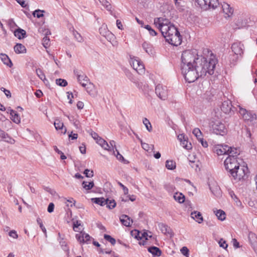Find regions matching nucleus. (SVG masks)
<instances>
[{
  "mask_svg": "<svg viewBox=\"0 0 257 257\" xmlns=\"http://www.w3.org/2000/svg\"><path fill=\"white\" fill-rule=\"evenodd\" d=\"M217 63V60L213 55H211L208 59L200 56L197 59L193 65L200 77H204L207 74L209 75L214 73V68Z\"/></svg>",
  "mask_w": 257,
  "mask_h": 257,
  "instance_id": "1",
  "label": "nucleus"
},
{
  "mask_svg": "<svg viewBox=\"0 0 257 257\" xmlns=\"http://www.w3.org/2000/svg\"><path fill=\"white\" fill-rule=\"evenodd\" d=\"M166 41L170 44L177 46L181 44L182 37L178 29L173 25H170L168 32L165 36Z\"/></svg>",
  "mask_w": 257,
  "mask_h": 257,
  "instance_id": "2",
  "label": "nucleus"
},
{
  "mask_svg": "<svg viewBox=\"0 0 257 257\" xmlns=\"http://www.w3.org/2000/svg\"><path fill=\"white\" fill-rule=\"evenodd\" d=\"M199 57L196 50H188L183 51L181 56V66L190 67L194 65L197 59Z\"/></svg>",
  "mask_w": 257,
  "mask_h": 257,
  "instance_id": "3",
  "label": "nucleus"
},
{
  "mask_svg": "<svg viewBox=\"0 0 257 257\" xmlns=\"http://www.w3.org/2000/svg\"><path fill=\"white\" fill-rule=\"evenodd\" d=\"M181 70L185 79L189 83L193 82L200 78L193 65L190 67L181 66Z\"/></svg>",
  "mask_w": 257,
  "mask_h": 257,
  "instance_id": "4",
  "label": "nucleus"
},
{
  "mask_svg": "<svg viewBox=\"0 0 257 257\" xmlns=\"http://www.w3.org/2000/svg\"><path fill=\"white\" fill-rule=\"evenodd\" d=\"M210 126L213 132L221 136H224L227 133V129L224 123L219 120H212L210 123Z\"/></svg>",
  "mask_w": 257,
  "mask_h": 257,
  "instance_id": "5",
  "label": "nucleus"
},
{
  "mask_svg": "<svg viewBox=\"0 0 257 257\" xmlns=\"http://www.w3.org/2000/svg\"><path fill=\"white\" fill-rule=\"evenodd\" d=\"M248 173L247 166L238 165L233 171L231 172L230 176L235 180L239 181L244 179Z\"/></svg>",
  "mask_w": 257,
  "mask_h": 257,
  "instance_id": "6",
  "label": "nucleus"
},
{
  "mask_svg": "<svg viewBox=\"0 0 257 257\" xmlns=\"http://www.w3.org/2000/svg\"><path fill=\"white\" fill-rule=\"evenodd\" d=\"M199 7L203 10L210 9H215L219 5L218 0H195Z\"/></svg>",
  "mask_w": 257,
  "mask_h": 257,
  "instance_id": "7",
  "label": "nucleus"
},
{
  "mask_svg": "<svg viewBox=\"0 0 257 257\" xmlns=\"http://www.w3.org/2000/svg\"><path fill=\"white\" fill-rule=\"evenodd\" d=\"M224 165L225 169L230 173L233 171L238 167L239 163H238L236 157L233 156L228 157L224 161Z\"/></svg>",
  "mask_w": 257,
  "mask_h": 257,
  "instance_id": "8",
  "label": "nucleus"
},
{
  "mask_svg": "<svg viewBox=\"0 0 257 257\" xmlns=\"http://www.w3.org/2000/svg\"><path fill=\"white\" fill-rule=\"evenodd\" d=\"M239 113L242 116L244 120L253 122L256 119V114L252 111H247L245 109L239 106Z\"/></svg>",
  "mask_w": 257,
  "mask_h": 257,
  "instance_id": "9",
  "label": "nucleus"
},
{
  "mask_svg": "<svg viewBox=\"0 0 257 257\" xmlns=\"http://www.w3.org/2000/svg\"><path fill=\"white\" fill-rule=\"evenodd\" d=\"M155 92L157 96L162 100L167 99L168 95L166 86L159 84L156 86Z\"/></svg>",
  "mask_w": 257,
  "mask_h": 257,
  "instance_id": "10",
  "label": "nucleus"
},
{
  "mask_svg": "<svg viewBox=\"0 0 257 257\" xmlns=\"http://www.w3.org/2000/svg\"><path fill=\"white\" fill-rule=\"evenodd\" d=\"M231 50L234 54L242 57L243 54L244 45L240 42H235L232 44Z\"/></svg>",
  "mask_w": 257,
  "mask_h": 257,
  "instance_id": "11",
  "label": "nucleus"
},
{
  "mask_svg": "<svg viewBox=\"0 0 257 257\" xmlns=\"http://www.w3.org/2000/svg\"><path fill=\"white\" fill-rule=\"evenodd\" d=\"M77 240L80 243H90L91 237L85 232L81 231L79 233L76 234Z\"/></svg>",
  "mask_w": 257,
  "mask_h": 257,
  "instance_id": "12",
  "label": "nucleus"
},
{
  "mask_svg": "<svg viewBox=\"0 0 257 257\" xmlns=\"http://www.w3.org/2000/svg\"><path fill=\"white\" fill-rule=\"evenodd\" d=\"M209 189L211 192L216 197H220L221 195V191L219 186L215 181L209 182Z\"/></svg>",
  "mask_w": 257,
  "mask_h": 257,
  "instance_id": "13",
  "label": "nucleus"
},
{
  "mask_svg": "<svg viewBox=\"0 0 257 257\" xmlns=\"http://www.w3.org/2000/svg\"><path fill=\"white\" fill-rule=\"evenodd\" d=\"M158 227L163 234L166 235H170V237L173 235L172 229L167 224L163 223H159Z\"/></svg>",
  "mask_w": 257,
  "mask_h": 257,
  "instance_id": "14",
  "label": "nucleus"
},
{
  "mask_svg": "<svg viewBox=\"0 0 257 257\" xmlns=\"http://www.w3.org/2000/svg\"><path fill=\"white\" fill-rule=\"evenodd\" d=\"M222 11L223 13L225 14V17L230 18L233 13V9L232 8L230 7V5L227 3H223L221 4Z\"/></svg>",
  "mask_w": 257,
  "mask_h": 257,
  "instance_id": "15",
  "label": "nucleus"
},
{
  "mask_svg": "<svg viewBox=\"0 0 257 257\" xmlns=\"http://www.w3.org/2000/svg\"><path fill=\"white\" fill-rule=\"evenodd\" d=\"M74 74L76 75L78 81L81 84L82 81H85L86 83L89 81V78L86 76L82 71L79 70H74Z\"/></svg>",
  "mask_w": 257,
  "mask_h": 257,
  "instance_id": "16",
  "label": "nucleus"
},
{
  "mask_svg": "<svg viewBox=\"0 0 257 257\" xmlns=\"http://www.w3.org/2000/svg\"><path fill=\"white\" fill-rule=\"evenodd\" d=\"M100 34L105 37L107 39H109L110 40L113 37V34L108 31L106 28V26H102L99 29Z\"/></svg>",
  "mask_w": 257,
  "mask_h": 257,
  "instance_id": "17",
  "label": "nucleus"
},
{
  "mask_svg": "<svg viewBox=\"0 0 257 257\" xmlns=\"http://www.w3.org/2000/svg\"><path fill=\"white\" fill-rule=\"evenodd\" d=\"M0 141L6 142L12 144L15 143V140L1 129H0Z\"/></svg>",
  "mask_w": 257,
  "mask_h": 257,
  "instance_id": "18",
  "label": "nucleus"
},
{
  "mask_svg": "<svg viewBox=\"0 0 257 257\" xmlns=\"http://www.w3.org/2000/svg\"><path fill=\"white\" fill-rule=\"evenodd\" d=\"M229 147L227 145H218L216 149V153L218 155L227 154Z\"/></svg>",
  "mask_w": 257,
  "mask_h": 257,
  "instance_id": "19",
  "label": "nucleus"
},
{
  "mask_svg": "<svg viewBox=\"0 0 257 257\" xmlns=\"http://www.w3.org/2000/svg\"><path fill=\"white\" fill-rule=\"evenodd\" d=\"M221 110L225 113H229L232 110V104L230 101H224L222 103Z\"/></svg>",
  "mask_w": 257,
  "mask_h": 257,
  "instance_id": "20",
  "label": "nucleus"
},
{
  "mask_svg": "<svg viewBox=\"0 0 257 257\" xmlns=\"http://www.w3.org/2000/svg\"><path fill=\"white\" fill-rule=\"evenodd\" d=\"M119 219L121 223L127 227L130 226L133 221L127 215L123 214L119 217Z\"/></svg>",
  "mask_w": 257,
  "mask_h": 257,
  "instance_id": "21",
  "label": "nucleus"
},
{
  "mask_svg": "<svg viewBox=\"0 0 257 257\" xmlns=\"http://www.w3.org/2000/svg\"><path fill=\"white\" fill-rule=\"evenodd\" d=\"M154 24L157 26L159 24H161L162 26L165 25H172V24L169 21V20L163 18H158L154 20Z\"/></svg>",
  "mask_w": 257,
  "mask_h": 257,
  "instance_id": "22",
  "label": "nucleus"
},
{
  "mask_svg": "<svg viewBox=\"0 0 257 257\" xmlns=\"http://www.w3.org/2000/svg\"><path fill=\"white\" fill-rule=\"evenodd\" d=\"M191 217L196 220L198 223H201L203 221V218L200 212L194 211L191 213Z\"/></svg>",
  "mask_w": 257,
  "mask_h": 257,
  "instance_id": "23",
  "label": "nucleus"
},
{
  "mask_svg": "<svg viewBox=\"0 0 257 257\" xmlns=\"http://www.w3.org/2000/svg\"><path fill=\"white\" fill-rule=\"evenodd\" d=\"M142 47L146 52L149 55H151L153 54V46L151 44L145 42L143 43Z\"/></svg>",
  "mask_w": 257,
  "mask_h": 257,
  "instance_id": "24",
  "label": "nucleus"
},
{
  "mask_svg": "<svg viewBox=\"0 0 257 257\" xmlns=\"http://www.w3.org/2000/svg\"><path fill=\"white\" fill-rule=\"evenodd\" d=\"M0 56L1 60L4 64L7 65L9 67H11L13 66V63L7 55L6 54L1 53Z\"/></svg>",
  "mask_w": 257,
  "mask_h": 257,
  "instance_id": "25",
  "label": "nucleus"
},
{
  "mask_svg": "<svg viewBox=\"0 0 257 257\" xmlns=\"http://www.w3.org/2000/svg\"><path fill=\"white\" fill-rule=\"evenodd\" d=\"M15 52L17 54L24 53L26 52V48L22 44L18 43L14 47Z\"/></svg>",
  "mask_w": 257,
  "mask_h": 257,
  "instance_id": "26",
  "label": "nucleus"
},
{
  "mask_svg": "<svg viewBox=\"0 0 257 257\" xmlns=\"http://www.w3.org/2000/svg\"><path fill=\"white\" fill-rule=\"evenodd\" d=\"M148 251L151 253L154 256H160L161 255L162 251L160 249L156 246H151L148 248Z\"/></svg>",
  "mask_w": 257,
  "mask_h": 257,
  "instance_id": "27",
  "label": "nucleus"
},
{
  "mask_svg": "<svg viewBox=\"0 0 257 257\" xmlns=\"http://www.w3.org/2000/svg\"><path fill=\"white\" fill-rule=\"evenodd\" d=\"M10 114L11 115V118L14 122L16 123H19L20 122V116L16 111L11 109L10 110Z\"/></svg>",
  "mask_w": 257,
  "mask_h": 257,
  "instance_id": "28",
  "label": "nucleus"
},
{
  "mask_svg": "<svg viewBox=\"0 0 257 257\" xmlns=\"http://www.w3.org/2000/svg\"><path fill=\"white\" fill-rule=\"evenodd\" d=\"M14 35L19 39H21L26 37V32L24 30L18 28L17 30L15 31Z\"/></svg>",
  "mask_w": 257,
  "mask_h": 257,
  "instance_id": "29",
  "label": "nucleus"
},
{
  "mask_svg": "<svg viewBox=\"0 0 257 257\" xmlns=\"http://www.w3.org/2000/svg\"><path fill=\"white\" fill-rule=\"evenodd\" d=\"M81 85L83 87H85V89H86V90L87 91V92L90 94V95H91L92 94V91H93V89L94 88V86L93 85L92 83H90L89 82V81H88V82H86V83H81Z\"/></svg>",
  "mask_w": 257,
  "mask_h": 257,
  "instance_id": "30",
  "label": "nucleus"
},
{
  "mask_svg": "<svg viewBox=\"0 0 257 257\" xmlns=\"http://www.w3.org/2000/svg\"><path fill=\"white\" fill-rule=\"evenodd\" d=\"M104 198H93L91 199L92 202L100 205L101 206H104L107 204V200Z\"/></svg>",
  "mask_w": 257,
  "mask_h": 257,
  "instance_id": "31",
  "label": "nucleus"
},
{
  "mask_svg": "<svg viewBox=\"0 0 257 257\" xmlns=\"http://www.w3.org/2000/svg\"><path fill=\"white\" fill-rule=\"evenodd\" d=\"M170 26V25L162 26L161 24H159L156 27L161 32L162 36L165 38V36H166L168 32V29H169Z\"/></svg>",
  "mask_w": 257,
  "mask_h": 257,
  "instance_id": "32",
  "label": "nucleus"
},
{
  "mask_svg": "<svg viewBox=\"0 0 257 257\" xmlns=\"http://www.w3.org/2000/svg\"><path fill=\"white\" fill-rule=\"evenodd\" d=\"M173 197L174 199L180 203H183L185 201V196L181 193H176Z\"/></svg>",
  "mask_w": 257,
  "mask_h": 257,
  "instance_id": "33",
  "label": "nucleus"
},
{
  "mask_svg": "<svg viewBox=\"0 0 257 257\" xmlns=\"http://www.w3.org/2000/svg\"><path fill=\"white\" fill-rule=\"evenodd\" d=\"M51 34V32L47 30L46 33V36L43 39V45L44 47L47 48L50 46V39L47 36L48 35Z\"/></svg>",
  "mask_w": 257,
  "mask_h": 257,
  "instance_id": "34",
  "label": "nucleus"
},
{
  "mask_svg": "<svg viewBox=\"0 0 257 257\" xmlns=\"http://www.w3.org/2000/svg\"><path fill=\"white\" fill-rule=\"evenodd\" d=\"M214 213L219 220L223 221L225 219V213L223 210H218L216 211H214Z\"/></svg>",
  "mask_w": 257,
  "mask_h": 257,
  "instance_id": "35",
  "label": "nucleus"
},
{
  "mask_svg": "<svg viewBox=\"0 0 257 257\" xmlns=\"http://www.w3.org/2000/svg\"><path fill=\"white\" fill-rule=\"evenodd\" d=\"M228 150L229 151L227 153V154L229 155L228 157L233 156L234 157H236L237 155L239 154V153L236 148L229 147V149Z\"/></svg>",
  "mask_w": 257,
  "mask_h": 257,
  "instance_id": "36",
  "label": "nucleus"
},
{
  "mask_svg": "<svg viewBox=\"0 0 257 257\" xmlns=\"http://www.w3.org/2000/svg\"><path fill=\"white\" fill-rule=\"evenodd\" d=\"M166 167L169 170H174L176 168V163L173 160H167L166 162Z\"/></svg>",
  "mask_w": 257,
  "mask_h": 257,
  "instance_id": "37",
  "label": "nucleus"
},
{
  "mask_svg": "<svg viewBox=\"0 0 257 257\" xmlns=\"http://www.w3.org/2000/svg\"><path fill=\"white\" fill-rule=\"evenodd\" d=\"M82 186L86 190H90L94 186V183L93 181L87 182L86 181H83L82 182Z\"/></svg>",
  "mask_w": 257,
  "mask_h": 257,
  "instance_id": "38",
  "label": "nucleus"
},
{
  "mask_svg": "<svg viewBox=\"0 0 257 257\" xmlns=\"http://www.w3.org/2000/svg\"><path fill=\"white\" fill-rule=\"evenodd\" d=\"M140 63L141 61L139 60L131 58L130 63L133 69L136 71L138 69V67L139 66Z\"/></svg>",
  "mask_w": 257,
  "mask_h": 257,
  "instance_id": "39",
  "label": "nucleus"
},
{
  "mask_svg": "<svg viewBox=\"0 0 257 257\" xmlns=\"http://www.w3.org/2000/svg\"><path fill=\"white\" fill-rule=\"evenodd\" d=\"M105 200H107L106 207L109 209H111L114 208L116 206V202L114 200H109L108 198L106 199Z\"/></svg>",
  "mask_w": 257,
  "mask_h": 257,
  "instance_id": "40",
  "label": "nucleus"
},
{
  "mask_svg": "<svg viewBox=\"0 0 257 257\" xmlns=\"http://www.w3.org/2000/svg\"><path fill=\"white\" fill-rule=\"evenodd\" d=\"M239 57H240L239 55H236L235 54L230 55L229 57V61L230 62V63L232 64L233 65H234L235 63L238 61Z\"/></svg>",
  "mask_w": 257,
  "mask_h": 257,
  "instance_id": "41",
  "label": "nucleus"
},
{
  "mask_svg": "<svg viewBox=\"0 0 257 257\" xmlns=\"http://www.w3.org/2000/svg\"><path fill=\"white\" fill-rule=\"evenodd\" d=\"M56 83L60 86L65 87L67 85L68 83L65 79L61 78L57 79L56 80Z\"/></svg>",
  "mask_w": 257,
  "mask_h": 257,
  "instance_id": "42",
  "label": "nucleus"
},
{
  "mask_svg": "<svg viewBox=\"0 0 257 257\" xmlns=\"http://www.w3.org/2000/svg\"><path fill=\"white\" fill-rule=\"evenodd\" d=\"M143 123L144 124V125H145L147 130L149 132H151L152 130V128L151 124L150 122L149 121V120L147 118H145L143 119Z\"/></svg>",
  "mask_w": 257,
  "mask_h": 257,
  "instance_id": "43",
  "label": "nucleus"
},
{
  "mask_svg": "<svg viewBox=\"0 0 257 257\" xmlns=\"http://www.w3.org/2000/svg\"><path fill=\"white\" fill-rule=\"evenodd\" d=\"M45 11L43 10H40L39 9L36 10L34 12H33V15L34 17H37L38 18H40L44 16L43 13Z\"/></svg>",
  "mask_w": 257,
  "mask_h": 257,
  "instance_id": "44",
  "label": "nucleus"
},
{
  "mask_svg": "<svg viewBox=\"0 0 257 257\" xmlns=\"http://www.w3.org/2000/svg\"><path fill=\"white\" fill-rule=\"evenodd\" d=\"M99 2L108 11H111V6L108 2L106 0H98Z\"/></svg>",
  "mask_w": 257,
  "mask_h": 257,
  "instance_id": "45",
  "label": "nucleus"
},
{
  "mask_svg": "<svg viewBox=\"0 0 257 257\" xmlns=\"http://www.w3.org/2000/svg\"><path fill=\"white\" fill-rule=\"evenodd\" d=\"M54 125L57 130L63 129V123L59 119H56L54 122Z\"/></svg>",
  "mask_w": 257,
  "mask_h": 257,
  "instance_id": "46",
  "label": "nucleus"
},
{
  "mask_svg": "<svg viewBox=\"0 0 257 257\" xmlns=\"http://www.w3.org/2000/svg\"><path fill=\"white\" fill-rule=\"evenodd\" d=\"M193 134L196 137L198 140L202 138V133L198 128H194L193 131Z\"/></svg>",
  "mask_w": 257,
  "mask_h": 257,
  "instance_id": "47",
  "label": "nucleus"
},
{
  "mask_svg": "<svg viewBox=\"0 0 257 257\" xmlns=\"http://www.w3.org/2000/svg\"><path fill=\"white\" fill-rule=\"evenodd\" d=\"M37 222L38 224L39 225L40 227L41 228V229H42L43 232L45 234V235L46 236H47L46 229L45 228V227L43 225V222H42V221L41 219L40 218H39V217L37 218Z\"/></svg>",
  "mask_w": 257,
  "mask_h": 257,
  "instance_id": "48",
  "label": "nucleus"
},
{
  "mask_svg": "<svg viewBox=\"0 0 257 257\" xmlns=\"http://www.w3.org/2000/svg\"><path fill=\"white\" fill-rule=\"evenodd\" d=\"M36 72L37 76L41 79L42 80H44L46 79L45 74H44L42 70L39 68L36 69Z\"/></svg>",
  "mask_w": 257,
  "mask_h": 257,
  "instance_id": "49",
  "label": "nucleus"
},
{
  "mask_svg": "<svg viewBox=\"0 0 257 257\" xmlns=\"http://www.w3.org/2000/svg\"><path fill=\"white\" fill-rule=\"evenodd\" d=\"M104 238L109 241L112 245H114L116 242L115 239L109 235L104 234Z\"/></svg>",
  "mask_w": 257,
  "mask_h": 257,
  "instance_id": "50",
  "label": "nucleus"
},
{
  "mask_svg": "<svg viewBox=\"0 0 257 257\" xmlns=\"http://www.w3.org/2000/svg\"><path fill=\"white\" fill-rule=\"evenodd\" d=\"M116 152H117V155H116V157L117 159L122 162H123L124 164H127L129 163V162L125 159H124L123 157L119 154L118 151L116 149Z\"/></svg>",
  "mask_w": 257,
  "mask_h": 257,
  "instance_id": "51",
  "label": "nucleus"
},
{
  "mask_svg": "<svg viewBox=\"0 0 257 257\" xmlns=\"http://www.w3.org/2000/svg\"><path fill=\"white\" fill-rule=\"evenodd\" d=\"M140 233L141 232L139 231L136 229L134 230H132L131 232V234L132 235V236H134L135 238H137L138 239H142V237L140 236Z\"/></svg>",
  "mask_w": 257,
  "mask_h": 257,
  "instance_id": "52",
  "label": "nucleus"
},
{
  "mask_svg": "<svg viewBox=\"0 0 257 257\" xmlns=\"http://www.w3.org/2000/svg\"><path fill=\"white\" fill-rule=\"evenodd\" d=\"M181 145L183 148L186 149V150H190L191 149V144L190 143H189L186 139L183 140V142L181 143Z\"/></svg>",
  "mask_w": 257,
  "mask_h": 257,
  "instance_id": "53",
  "label": "nucleus"
},
{
  "mask_svg": "<svg viewBox=\"0 0 257 257\" xmlns=\"http://www.w3.org/2000/svg\"><path fill=\"white\" fill-rule=\"evenodd\" d=\"M144 28L149 31L151 35L156 36L157 35V32L154 29H153L150 26L147 25H146Z\"/></svg>",
  "mask_w": 257,
  "mask_h": 257,
  "instance_id": "54",
  "label": "nucleus"
},
{
  "mask_svg": "<svg viewBox=\"0 0 257 257\" xmlns=\"http://www.w3.org/2000/svg\"><path fill=\"white\" fill-rule=\"evenodd\" d=\"M164 187L165 189L169 192H174L175 189V187L173 185L170 184H165Z\"/></svg>",
  "mask_w": 257,
  "mask_h": 257,
  "instance_id": "55",
  "label": "nucleus"
},
{
  "mask_svg": "<svg viewBox=\"0 0 257 257\" xmlns=\"http://www.w3.org/2000/svg\"><path fill=\"white\" fill-rule=\"evenodd\" d=\"M145 67L142 63L141 62L139 66L138 67V69H137L136 71L140 74H142L145 73Z\"/></svg>",
  "mask_w": 257,
  "mask_h": 257,
  "instance_id": "56",
  "label": "nucleus"
},
{
  "mask_svg": "<svg viewBox=\"0 0 257 257\" xmlns=\"http://www.w3.org/2000/svg\"><path fill=\"white\" fill-rule=\"evenodd\" d=\"M54 150L59 155H60V158L62 160H65L67 158L65 155L63 154V153L59 150L56 146H54Z\"/></svg>",
  "mask_w": 257,
  "mask_h": 257,
  "instance_id": "57",
  "label": "nucleus"
},
{
  "mask_svg": "<svg viewBox=\"0 0 257 257\" xmlns=\"http://www.w3.org/2000/svg\"><path fill=\"white\" fill-rule=\"evenodd\" d=\"M83 173L87 177H92L93 176V171L92 170L90 171L88 169H85Z\"/></svg>",
  "mask_w": 257,
  "mask_h": 257,
  "instance_id": "58",
  "label": "nucleus"
},
{
  "mask_svg": "<svg viewBox=\"0 0 257 257\" xmlns=\"http://www.w3.org/2000/svg\"><path fill=\"white\" fill-rule=\"evenodd\" d=\"M73 35L74 36L75 38L78 42H80L82 41L83 38H82V36L77 32H76V31L74 32Z\"/></svg>",
  "mask_w": 257,
  "mask_h": 257,
  "instance_id": "59",
  "label": "nucleus"
},
{
  "mask_svg": "<svg viewBox=\"0 0 257 257\" xmlns=\"http://www.w3.org/2000/svg\"><path fill=\"white\" fill-rule=\"evenodd\" d=\"M81 224L80 222V221L76 220V221H73V229L75 231H78L76 229V228H77L79 226H81Z\"/></svg>",
  "mask_w": 257,
  "mask_h": 257,
  "instance_id": "60",
  "label": "nucleus"
},
{
  "mask_svg": "<svg viewBox=\"0 0 257 257\" xmlns=\"http://www.w3.org/2000/svg\"><path fill=\"white\" fill-rule=\"evenodd\" d=\"M117 184L119 185V186L120 187L122 188L123 191V192H124V194L125 195H127L128 193V189L125 186H124L121 183H120V182H117Z\"/></svg>",
  "mask_w": 257,
  "mask_h": 257,
  "instance_id": "61",
  "label": "nucleus"
},
{
  "mask_svg": "<svg viewBox=\"0 0 257 257\" xmlns=\"http://www.w3.org/2000/svg\"><path fill=\"white\" fill-rule=\"evenodd\" d=\"M181 253L185 256H187L188 255V253H189V249H188V248L186 246H184L181 249Z\"/></svg>",
  "mask_w": 257,
  "mask_h": 257,
  "instance_id": "62",
  "label": "nucleus"
},
{
  "mask_svg": "<svg viewBox=\"0 0 257 257\" xmlns=\"http://www.w3.org/2000/svg\"><path fill=\"white\" fill-rule=\"evenodd\" d=\"M219 244L220 247H223L224 248H226L227 247V244L226 243V242L225 240H224L223 239H220L219 241Z\"/></svg>",
  "mask_w": 257,
  "mask_h": 257,
  "instance_id": "63",
  "label": "nucleus"
},
{
  "mask_svg": "<svg viewBox=\"0 0 257 257\" xmlns=\"http://www.w3.org/2000/svg\"><path fill=\"white\" fill-rule=\"evenodd\" d=\"M9 234L11 237H12L14 238H17L18 237V235L17 233V232L14 230H11L9 232Z\"/></svg>",
  "mask_w": 257,
  "mask_h": 257,
  "instance_id": "64",
  "label": "nucleus"
}]
</instances>
